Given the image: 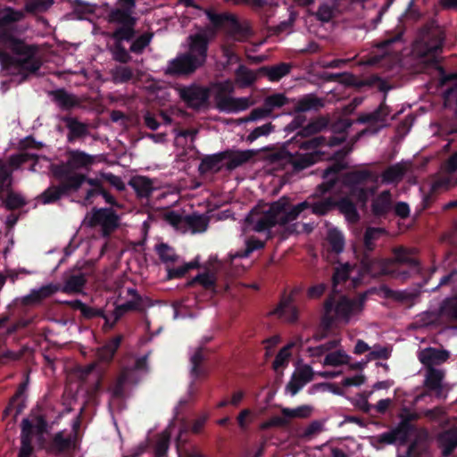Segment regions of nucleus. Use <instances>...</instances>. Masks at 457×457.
Instances as JSON below:
<instances>
[{
	"instance_id": "f704fd0d",
	"label": "nucleus",
	"mask_w": 457,
	"mask_h": 457,
	"mask_svg": "<svg viewBox=\"0 0 457 457\" xmlns=\"http://www.w3.org/2000/svg\"><path fill=\"white\" fill-rule=\"evenodd\" d=\"M419 361L424 364L426 370L434 368L435 364L444 362L448 358V353L435 348H426L419 353Z\"/></svg>"
},
{
	"instance_id": "3c124183",
	"label": "nucleus",
	"mask_w": 457,
	"mask_h": 457,
	"mask_svg": "<svg viewBox=\"0 0 457 457\" xmlns=\"http://www.w3.org/2000/svg\"><path fill=\"white\" fill-rule=\"evenodd\" d=\"M329 79L338 80L339 82L346 85L353 86L357 89L363 88L365 87V79H359L356 75L348 72L330 74Z\"/></svg>"
},
{
	"instance_id": "7ed1b4c3",
	"label": "nucleus",
	"mask_w": 457,
	"mask_h": 457,
	"mask_svg": "<svg viewBox=\"0 0 457 457\" xmlns=\"http://www.w3.org/2000/svg\"><path fill=\"white\" fill-rule=\"evenodd\" d=\"M292 204L289 197L282 196L270 204L267 210L259 212L257 208L250 211L245 223L257 233H262L276 226H287L294 222Z\"/></svg>"
},
{
	"instance_id": "9d476101",
	"label": "nucleus",
	"mask_w": 457,
	"mask_h": 457,
	"mask_svg": "<svg viewBox=\"0 0 457 457\" xmlns=\"http://www.w3.org/2000/svg\"><path fill=\"white\" fill-rule=\"evenodd\" d=\"M180 100L192 110L199 111L207 107L210 99V89L207 86L198 83L189 85H179L177 87Z\"/></svg>"
},
{
	"instance_id": "423d86ee",
	"label": "nucleus",
	"mask_w": 457,
	"mask_h": 457,
	"mask_svg": "<svg viewBox=\"0 0 457 457\" xmlns=\"http://www.w3.org/2000/svg\"><path fill=\"white\" fill-rule=\"evenodd\" d=\"M66 156L65 162L51 165L50 170L54 179H69L77 176H87L84 173H79L78 170L82 169L87 170L94 165L95 157L82 150H68Z\"/></svg>"
},
{
	"instance_id": "cd10ccee",
	"label": "nucleus",
	"mask_w": 457,
	"mask_h": 457,
	"mask_svg": "<svg viewBox=\"0 0 457 457\" xmlns=\"http://www.w3.org/2000/svg\"><path fill=\"white\" fill-rule=\"evenodd\" d=\"M324 107L323 99L316 96L315 94H305L303 96L295 102V107L292 111L287 112L293 115V112H304L309 111H320Z\"/></svg>"
},
{
	"instance_id": "6e6d98bb",
	"label": "nucleus",
	"mask_w": 457,
	"mask_h": 457,
	"mask_svg": "<svg viewBox=\"0 0 457 457\" xmlns=\"http://www.w3.org/2000/svg\"><path fill=\"white\" fill-rule=\"evenodd\" d=\"M37 155L36 154L28 153V152H21L17 154H13L8 158L6 165L10 169H18L24 165L25 162L31 160H37Z\"/></svg>"
},
{
	"instance_id": "338daca9",
	"label": "nucleus",
	"mask_w": 457,
	"mask_h": 457,
	"mask_svg": "<svg viewBox=\"0 0 457 457\" xmlns=\"http://www.w3.org/2000/svg\"><path fill=\"white\" fill-rule=\"evenodd\" d=\"M199 267V262L194 261L190 262L188 263H186L182 266L177 267V268H169L168 269V277L170 278H180L184 277L187 273L189 272V270H192V269L198 268Z\"/></svg>"
},
{
	"instance_id": "58836bf2",
	"label": "nucleus",
	"mask_w": 457,
	"mask_h": 457,
	"mask_svg": "<svg viewBox=\"0 0 457 457\" xmlns=\"http://www.w3.org/2000/svg\"><path fill=\"white\" fill-rule=\"evenodd\" d=\"M129 186L131 187L138 197L142 198L149 197L154 189L153 181L150 179L143 176H136L131 178L129 180Z\"/></svg>"
},
{
	"instance_id": "69168bd1",
	"label": "nucleus",
	"mask_w": 457,
	"mask_h": 457,
	"mask_svg": "<svg viewBox=\"0 0 457 457\" xmlns=\"http://www.w3.org/2000/svg\"><path fill=\"white\" fill-rule=\"evenodd\" d=\"M237 79L244 85L250 86L256 80V75L244 64H239L235 71Z\"/></svg>"
},
{
	"instance_id": "a211bd4d",
	"label": "nucleus",
	"mask_w": 457,
	"mask_h": 457,
	"mask_svg": "<svg viewBox=\"0 0 457 457\" xmlns=\"http://www.w3.org/2000/svg\"><path fill=\"white\" fill-rule=\"evenodd\" d=\"M386 234H387L386 229L384 228H379V227H368L364 230V238H363L364 251H363L361 256L360 257V262H359L360 275L370 276V274L366 272L364 270V267L362 264L363 259H364V257L374 258V256H372L371 253L376 248L377 240H378L382 236H385Z\"/></svg>"
},
{
	"instance_id": "49530a36",
	"label": "nucleus",
	"mask_w": 457,
	"mask_h": 457,
	"mask_svg": "<svg viewBox=\"0 0 457 457\" xmlns=\"http://www.w3.org/2000/svg\"><path fill=\"white\" fill-rule=\"evenodd\" d=\"M337 12V4L335 0L325 2L320 4L317 12L314 13L316 20L322 22H329L334 19Z\"/></svg>"
},
{
	"instance_id": "6ab92c4d",
	"label": "nucleus",
	"mask_w": 457,
	"mask_h": 457,
	"mask_svg": "<svg viewBox=\"0 0 457 457\" xmlns=\"http://www.w3.org/2000/svg\"><path fill=\"white\" fill-rule=\"evenodd\" d=\"M188 53L197 60L200 67H203L208 59L209 37L206 32H198L188 36Z\"/></svg>"
},
{
	"instance_id": "f03ea898",
	"label": "nucleus",
	"mask_w": 457,
	"mask_h": 457,
	"mask_svg": "<svg viewBox=\"0 0 457 457\" xmlns=\"http://www.w3.org/2000/svg\"><path fill=\"white\" fill-rule=\"evenodd\" d=\"M362 264L364 271L371 277L390 276L402 282L407 281L412 272L416 274L421 272L417 248L403 245L393 247L390 258L364 257Z\"/></svg>"
},
{
	"instance_id": "39448f33",
	"label": "nucleus",
	"mask_w": 457,
	"mask_h": 457,
	"mask_svg": "<svg viewBox=\"0 0 457 457\" xmlns=\"http://www.w3.org/2000/svg\"><path fill=\"white\" fill-rule=\"evenodd\" d=\"M86 283L87 278L84 273L79 272L77 274H71L66 277L62 287L55 284L41 286L38 289H33L29 295L21 297V302L23 305H36L39 304L44 299L48 298L58 291L68 295L79 294L82 292Z\"/></svg>"
},
{
	"instance_id": "393cba45",
	"label": "nucleus",
	"mask_w": 457,
	"mask_h": 457,
	"mask_svg": "<svg viewBox=\"0 0 457 457\" xmlns=\"http://www.w3.org/2000/svg\"><path fill=\"white\" fill-rule=\"evenodd\" d=\"M313 380V369L309 364H303V367L297 369L292 375L291 379L287 384V390L292 395L297 394L306 383Z\"/></svg>"
},
{
	"instance_id": "a19ab883",
	"label": "nucleus",
	"mask_w": 457,
	"mask_h": 457,
	"mask_svg": "<svg viewBox=\"0 0 457 457\" xmlns=\"http://www.w3.org/2000/svg\"><path fill=\"white\" fill-rule=\"evenodd\" d=\"M322 154L320 151H312L305 154H299L295 156H291V162L294 169L296 170H302L305 168L312 166L313 163L321 159Z\"/></svg>"
},
{
	"instance_id": "de8ad7c7",
	"label": "nucleus",
	"mask_w": 457,
	"mask_h": 457,
	"mask_svg": "<svg viewBox=\"0 0 457 457\" xmlns=\"http://www.w3.org/2000/svg\"><path fill=\"white\" fill-rule=\"evenodd\" d=\"M292 101L293 100L287 98V95L284 93H273L268 95V96L264 99L263 102L268 109L270 116L272 117L273 112L275 110L287 106V104L291 103Z\"/></svg>"
},
{
	"instance_id": "a18cd8bd",
	"label": "nucleus",
	"mask_w": 457,
	"mask_h": 457,
	"mask_svg": "<svg viewBox=\"0 0 457 457\" xmlns=\"http://www.w3.org/2000/svg\"><path fill=\"white\" fill-rule=\"evenodd\" d=\"M443 51V44L442 43H438L436 45H435L434 46H432L430 49H429V52L432 53V55H431V59L429 61V62L434 66L436 67V70L439 71L440 74L442 75V79H441V81L442 83H446V82H449V81H453L454 79H457V72H453V73H445L443 66H441L439 63H440V60L437 56V54L439 53H441Z\"/></svg>"
},
{
	"instance_id": "c03bdc74",
	"label": "nucleus",
	"mask_w": 457,
	"mask_h": 457,
	"mask_svg": "<svg viewBox=\"0 0 457 457\" xmlns=\"http://www.w3.org/2000/svg\"><path fill=\"white\" fill-rule=\"evenodd\" d=\"M444 378V370L435 368L427 369L424 385L426 388L430 391L441 390L443 387Z\"/></svg>"
},
{
	"instance_id": "20e7f679",
	"label": "nucleus",
	"mask_w": 457,
	"mask_h": 457,
	"mask_svg": "<svg viewBox=\"0 0 457 457\" xmlns=\"http://www.w3.org/2000/svg\"><path fill=\"white\" fill-rule=\"evenodd\" d=\"M365 303V295L351 300L347 296H340L338 301L335 295H328L324 303V315L321 319V324L327 330H329L336 320H344L348 322L350 316L360 312Z\"/></svg>"
},
{
	"instance_id": "0eeeda50",
	"label": "nucleus",
	"mask_w": 457,
	"mask_h": 457,
	"mask_svg": "<svg viewBox=\"0 0 457 457\" xmlns=\"http://www.w3.org/2000/svg\"><path fill=\"white\" fill-rule=\"evenodd\" d=\"M136 7L137 0H117V6L108 12V22L118 25L117 36L129 38L132 31H137V17L133 15Z\"/></svg>"
},
{
	"instance_id": "1a4fd4ad",
	"label": "nucleus",
	"mask_w": 457,
	"mask_h": 457,
	"mask_svg": "<svg viewBox=\"0 0 457 457\" xmlns=\"http://www.w3.org/2000/svg\"><path fill=\"white\" fill-rule=\"evenodd\" d=\"M233 91L234 86L229 80L218 84L215 95L218 110L226 112H237L251 106V101L247 97L233 98L229 96V94H232Z\"/></svg>"
},
{
	"instance_id": "7c9ffc66",
	"label": "nucleus",
	"mask_w": 457,
	"mask_h": 457,
	"mask_svg": "<svg viewBox=\"0 0 457 457\" xmlns=\"http://www.w3.org/2000/svg\"><path fill=\"white\" fill-rule=\"evenodd\" d=\"M289 62H279L275 65H263L259 68L258 73L266 75L270 81L277 82L286 77L292 70Z\"/></svg>"
},
{
	"instance_id": "bf43d9fd",
	"label": "nucleus",
	"mask_w": 457,
	"mask_h": 457,
	"mask_svg": "<svg viewBox=\"0 0 457 457\" xmlns=\"http://www.w3.org/2000/svg\"><path fill=\"white\" fill-rule=\"evenodd\" d=\"M265 245L266 243L264 241H261L260 238L250 237L245 241V249L238 252L237 256L240 258L249 257L251 253H253V251L262 249L265 247Z\"/></svg>"
},
{
	"instance_id": "f257e3e1",
	"label": "nucleus",
	"mask_w": 457,
	"mask_h": 457,
	"mask_svg": "<svg viewBox=\"0 0 457 457\" xmlns=\"http://www.w3.org/2000/svg\"><path fill=\"white\" fill-rule=\"evenodd\" d=\"M24 13L6 6L0 12V64L5 71L33 74L39 71L41 62L37 54L38 46L28 44L18 37L17 22Z\"/></svg>"
},
{
	"instance_id": "5701e85b",
	"label": "nucleus",
	"mask_w": 457,
	"mask_h": 457,
	"mask_svg": "<svg viewBox=\"0 0 457 457\" xmlns=\"http://www.w3.org/2000/svg\"><path fill=\"white\" fill-rule=\"evenodd\" d=\"M393 210V199L390 190H382L371 202V213L376 219H386Z\"/></svg>"
},
{
	"instance_id": "bb28decb",
	"label": "nucleus",
	"mask_w": 457,
	"mask_h": 457,
	"mask_svg": "<svg viewBox=\"0 0 457 457\" xmlns=\"http://www.w3.org/2000/svg\"><path fill=\"white\" fill-rule=\"evenodd\" d=\"M369 180H377V176L370 170H350L343 176V183L348 188L361 187Z\"/></svg>"
},
{
	"instance_id": "c9c22d12",
	"label": "nucleus",
	"mask_w": 457,
	"mask_h": 457,
	"mask_svg": "<svg viewBox=\"0 0 457 457\" xmlns=\"http://www.w3.org/2000/svg\"><path fill=\"white\" fill-rule=\"evenodd\" d=\"M223 152H228V156H226L228 161L225 164V168L228 170H233L234 169L242 166L243 163L250 161L254 154L252 150L233 151L228 149Z\"/></svg>"
},
{
	"instance_id": "2eb2a0df",
	"label": "nucleus",
	"mask_w": 457,
	"mask_h": 457,
	"mask_svg": "<svg viewBox=\"0 0 457 457\" xmlns=\"http://www.w3.org/2000/svg\"><path fill=\"white\" fill-rule=\"evenodd\" d=\"M56 179L57 185L49 186L39 195L38 199L43 204H53L62 197L75 194V178Z\"/></svg>"
},
{
	"instance_id": "79ce46f5",
	"label": "nucleus",
	"mask_w": 457,
	"mask_h": 457,
	"mask_svg": "<svg viewBox=\"0 0 457 457\" xmlns=\"http://www.w3.org/2000/svg\"><path fill=\"white\" fill-rule=\"evenodd\" d=\"M329 123L328 119L320 116L303 126V129L299 130L296 134V137H310L312 135L320 132L321 130L328 128Z\"/></svg>"
},
{
	"instance_id": "ea45409f",
	"label": "nucleus",
	"mask_w": 457,
	"mask_h": 457,
	"mask_svg": "<svg viewBox=\"0 0 457 457\" xmlns=\"http://www.w3.org/2000/svg\"><path fill=\"white\" fill-rule=\"evenodd\" d=\"M386 96L384 97L383 103H381L376 110L370 112H364L359 114L357 122L368 123V122H380L385 121L390 114V108L386 105Z\"/></svg>"
},
{
	"instance_id": "8fccbe9b",
	"label": "nucleus",
	"mask_w": 457,
	"mask_h": 457,
	"mask_svg": "<svg viewBox=\"0 0 457 457\" xmlns=\"http://www.w3.org/2000/svg\"><path fill=\"white\" fill-rule=\"evenodd\" d=\"M406 169L397 162L396 164L391 165L383 170L381 178L382 182L386 185L390 183H396L402 180L405 175Z\"/></svg>"
},
{
	"instance_id": "4be33fe9",
	"label": "nucleus",
	"mask_w": 457,
	"mask_h": 457,
	"mask_svg": "<svg viewBox=\"0 0 457 457\" xmlns=\"http://www.w3.org/2000/svg\"><path fill=\"white\" fill-rule=\"evenodd\" d=\"M48 95L61 111H71L80 107L81 102L79 97L75 94L68 92L65 88L49 91Z\"/></svg>"
},
{
	"instance_id": "dca6fc26",
	"label": "nucleus",
	"mask_w": 457,
	"mask_h": 457,
	"mask_svg": "<svg viewBox=\"0 0 457 457\" xmlns=\"http://www.w3.org/2000/svg\"><path fill=\"white\" fill-rule=\"evenodd\" d=\"M347 169L346 162H333L322 172V179L325 180L317 186L312 197H326L325 195L333 189L338 182V174L341 170Z\"/></svg>"
},
{
	"instance_id": "a878e982",
	"label": "nucleus",
	"mask_w": 457,
	"mask_h": 457,
	"mask_svg": "<svg viewBox=\"0 0 457 457\" xmlns=\"http://www.w3.org/2000/svg\"><path fill=\"white\" fill-rule=\"evenodd\" d=\"M65 304L72 310L79 311L84 320H90L101 317L104 320V326L109 327L110 318L103 309L87 305L81 300L66 301Z\"/></svg>"
},
{
	"instance_id": "4c0bfd02",
	"label": "nucleus",
	"mask_w": 457,
	"mask_h": 457,
	"mask_svg": "<svg viewBox=\"0 0 457 457\" xmlns=\"http://www.w3.org/2000/svg\"><path fill=\"white\" fill-rule=\"evenodd\" d=\"M337 208L349 223L355 224L360 220L356 204L349 197L337 198Z\"/></svg>"
},
{
	"instance_id": "09e8293b",
	"label": "nucleus",
	"mask_w": 457,
	"mask_h": 457,
	"mask_svg": "<svg viewBox=\"0 0 457 457\" xmlns=\"http://www.w3.org/2000/svg\"><path fill=\"white\" fill-rule=\"evenodd\" d=\"M440 313L442 317L451 321H457V294L443 299L440 304Z\"/></svg>"
},
{
	"instance_id": "5fc2aeb1",
	"label": "nucleus",
	"mask_w": 457,
	"mask_h": 457,
	"mask_svg": "<svg viewBox=\"0 0 457 457\" xmlns=\"http://www.w3.org/2000/svg\"><path fill=\"white\" fill-rule=\"evenodd\" d=\"M403 31L400 30L395 33H388L384 39L377 44L379 50H382L383 54H388L391 52V47L394 44L400 43L403 40Z\"/></svg>"
},
{
	"instance_id": "2f4dec72",
	"label": "nucleus",
	"mask_w": 457,
	"mask_h": 457,
	"mask_svg": "<svg viewBox=\"0 0 457 457\" xmlns=\"http://www.w3.org/2000/svg\"><path fill=\"white\" fill-rule=\"evenodd\" d=\"M71 436H64L63 431H58L46 446V449L51 454L60 455L72 447Z\"/></svg>"
},
{
	"instance_id": "13d9d810",
	"label": "nucleus",
	"mask_w": 457,
	"mask_h": 457,
	"mask_svg": "<svg viewBox=\"0 0 457 457\" xmlns=\"http://www.w3.org/2000/svg\"><path fill=\"white\" fill-rule=\"evenodd\" d=\"M205 360L202 348H198L190 358L192 364L191 375L194 378H199L200 376L205 375L206 371L201 367L202 362Z\"/></svg>"
},
{
	"instance_id": "9b49d317",
	"label": "nucleus",
	"mask_w": 457,
	"mask_h": 457,
	"mask_svg": "<svg viewBox=\"0 0 457 457\" xmlns=\"http://www.w3.org/2000/svg\"><path fill=\"white\" fill-rule=\"evenodd\" d=\"M200 68L197 60L188 51L178 54L170 60L164 69V74L171 78H188Z\"/></svg>"
},
{
	"instance_id": "774afa93",
	"label": "nucleus",
	"mask_w": 457,
	"mask_h": 457,
	"mask_svg": "<svg viewBox=\"0 0 457 457\" xmlns=\"http://www.w3.org/2000/svg\"><path fill=\"white\" fill-rule=\"evenodd\" d=\"M152 34L144 33L138 37L131 43L129 46V51L135 54H142L145 51V46H147L152 40Z\"/></svg>"
},
{
	"instance_id": "b1692460",
	"label": "nucleus",
	"mask_w": 457,
	"mask_h": 457,
	"mask_svg": "<svg viewBox=\"0 0 457 457\" xmlns=\"http://www.w3.org/2000/svg\"><path fill=\"white\" fill-rule=\"evenodd\" d=\"M438 448L443 457H450L457 448V427L444 429L436 436Z\"/></svg>"
},
{
	"instance_id": "680f3d73",
	"label": "nucleus",
	"mask_w": 457,
	"mask_h": 457,
	"mask_svg": "<svg viewBox=\"0 0 457 457\" xmlns=\"http://www.w3.org/2000/svg\"><path fill=\"white\" fill-rule=\"evenodd\" d=\"M350 357L344 351L338 350L336 352L328 353L323 361L324 365H330L331 367H338V365L347 363Z\"/></svg>"
},
{
	"instance_id": "c756f323",
	"label": "nucleus",
	"mask_w": 457,
	"mask_h": 457,
	"mask_svg": "<svg viewBox=\"0 0 457 457\" xmlns=\"http://www.w3.org/2000/svg\"><path fill=\"white\" fill-rule=\"evenodd\" d=\"M136 35L137 31H132V35L129 36L128 39H125V37H121L120 36L116 35V29L111 33V37L114 41L112 55L115 61L121 63H128L130 62L131 57L129 52L126 49L122 43L132 41Z\"/></svg>"
},
{
	"instance_id": "0e129e2a",
	"label": "nucleus",
	"mask_w": 457,
	"mask_h": 457,
	"mask_svg": "<svg viewBox=\"0 0 457 457\" xmlns=\"http://www.w3.org/2000/svg\"><path fill=\"white\" fill-rule=\"evenodd\" d=\"M351 268L349 264H345L341 267H337L332 275V285L333 290H337V285L340 283L346 282L350 276Z\"/></svg>"
},
{
	"instance_id": "4d7b16f0",
	"label": "nucleus",
	"mask_w": 457,
	"mask_h": 457,
	"mask_svg": "<svg viewBox=\"0 0 457 457\" xmlns=\"http://www.w3.org/2000/svg\"><path fill=\"white\" fill-rule=\"evenodd\" d=\"M185 222L194 233H203L208 228V220L203 215L186 216Z\"/></svg>"
},
{
	"instance_id": "f8f14e48",
	"label": "nucleus",
	"mask_w": 457,
	"mask_h": 457,
	"mask_svg": "<svg viewBox=\"0 0 457 457\" xmlns=\"http://www.w3.org/2000/svg\"><path fill=\"white\" fill-rule=\"evenodd\" d=\"M293 213L295 220L300 216L301 212L306 209H311L312 213L316 216H326L329 212L337 209V198L328 195L327 197H312L310 195L307 199L293 205Z\"/></svg>"
},
{
	"instance_id": "aec40b11",
	"label": "nucleus",
	"mask_w": 457,
	"mask_h": 457,
	"mask_svg": "<svg viewBox=\"0 0 457 457\" xmlns=\"http://www.w3.org/2000/svg\"><path fill=\"white\" fill-rule=\"evenodd\" d=\"M85 183L91 187L86 190L81 204L87 206L93 204L95 197L102 195L104 185L97 178L77 176L75 177V192L79 191Z\"/></svg>"
},
{
	"instance_id": "e2e57ef3",
	"label": "nucleus",
	"mask_w": 457,
	"mask_h": 457,
	"mask_svg": "<svg viewBox=\"0 0 457 457\" xmlns=\"http://www.w3.org/2000/svg\"><path fill=\"white\" fill-rule=\"evenodd\" d=\"M375 187H356L349 188V195L355 200L365 205L370 195H373Z\"/></svg>"
},
{
	"instance_id": "37998d69",
	"label": "nucleus",
	"mask_w": 457,
	"mask_h": 457,
	"mask_svg": "<svg viewBox=\"0 0 457 457\" xmlns=\"http://www.w3.org/2000/svg\"><path fill=\"white\" fill-rule=\"evenodd\" d=\"M131 370L129 368L122 369L118 378L113 382L111 387L112 397L115 399H121L125 395V386L130 379Z\"/></svg>"
},
{
	"instance_id": "ddd939ff",
	"label": "nucleus",
	"mask_w": 457,
	"mask_h": 457,
	"mask_svg": "<svg viewBox=\"0 0 457 457\" xmlns=\"http://www.w3.org/2000/svg\"><path fill=\"white\" fill-rule=\"evenodd\" d=\"M303 291L304 287L303 286H295L288 295L284 293L277 307L271 313L285 319L287 322L295 323L299 317V311L295 301Z\"/></svg>"
},
{
	"instance_id": "f3484780",
	"label": "nucleus",
	"mask_w": 457,
	"mask_h": 457,
	"mask_svg": "<svg viewBox=\"0 0 457 457\" xmlns=\"http://www.w3.org/2000/svg\"><path fill=\"white\" fill-rule=\"evenodd\" d=\"M416 429V426H409L406 421H403L400 419L395 428L383 432L378 436V440L382 444H395L398 442L401 445H404V444L408 443L410 436Z\"/></svg>"
},
{
	"instance_id": "c85d7f7f",
	"label": "nucleus",
	"mask_w": 457,
	"mask_h": 457,
	"mask_svg": "<svg viewBox=\"0 0 457 457\" xmlns=\"http://www.w3.org/2000/svg\"><path fill=\"white\" fill-rule=\"evenodd\" d=\"M68 129L67 140L73 142L76 139L82 138L88 134V126L87 123L79 121L77 118L65 116L62 118Z\"/></svg>"
},
{
	"instance_id": "e433bc0d",
	"label": "nucleus",
	"mask_w": 457,
	"mask_h": 457,
	"mask_svg": "<svg viewBox=\"0 0 457 457\" xmlns=\"http://www.w3.org/2000/svg\"><path fill=\"white\" fill-rule=\"evenodd\" d=\"M123 337L121 335L115 336L97 350V358L104 362H112L114 354L119 350Z\"/></svg>"
},
{
	"instance_id": "603ef678",
	"label": "nucleus",
	"mask_w": 457,
	"mask_h": 457,
	"mask_svg": "<svg viewBox=\"0 0 457 457\" xmlns=\"http://www.w3.org/2000/svg\"><path fill=\"white\" fill-rule=\"evenodd\" d=\"M12 172L6 162L0 159V195L9 191L12 186Z\"/></svg>"
},
{
	"instance_id": "473e14b6",
	"label": "nucleus",
	"mask_w": 457,
	"mask_h": 457,
	"mask_svg": "<svg viewBox=\"0 0 457 457\" xmlns=\"http://www.w3.org/2000/svg\"><path fill=\"white\" fill-rule=\"evenodd\" d=\"M33 423L29 419L21 421V447L18 457H30L33 452L32 446Z\"/></svg>"
},
{
	"instance_id": "864d4df0",
	"label": "nucleus",
	"mask_w": 457,
	"mask_h": 457,
	"mask_svg": "<svg viewBox=\"0 0 457 457\" xmlns=\"http://www.w3.org/2000/svg\"><path fill=\"white\" fill-rule=\"evenodd\" d=\"M329 249L335 253H340L345 248V237L337 228L329 229L328 235Z\"/></svg>"
},
{
	"instance_id": "052dcab7",
	"label": "nucleus",
	"mask_w": 457,
	"mask_h": 457,
	"mask_svg": "<svg viewBox=\"0 0 457 457\" xmlns=\"http://www.w3.org/2000/svg\"><path fill=\"white\" fill-rule=\"evenodd\" d=\"M155 250L163 263H174L179 258L174 253L173 248L167 244L162 243L157 245Z\"/></svg>"
},
{
	"instance_id": "412c9836",
	"label": "nucleus",
	"mask_w": 457,
	"mask_h": 457,
	"mask_svg": "<svg viewBox=\"0 0 457 457\" xmlns=\"http://www.w3.org/2000/svg\"><path fill=\"white\" fill-rule=\"evenodd\" d=\"M128 295L131 299L124 303L118 304L112 312L113 320L109 323V328H112L116 322L129 312L141 311L143 305L142 296L133 287H129Z\"/></svg>"
},
{
	"instance_id": "72a5a7b5",
	"label": "nucleus",
	"mask_w": 457,
	"mask_h": 457,
	"mask_svg": "<svg viewBox=\"0 0 457 457\" xmlns=\"http://www.w3.org/2000/svg\"><path fill=\"white\" fill-rule=\"evenodd\" d=\"M226 156H228V152L224 151L204 156L199 163V173L206 174L209 171H220L221 170V162L223 160H226Z\"/></svg>"
},
{
	"instance_id": "4468645a",
	"label": "nucleus",
	"mask_w": 457,
	"mask_h": 457,
	"mask_svg": "<svg viewBox=\"0 0 457 457\" xmlns=\"http://www.w3.org/2000/svg\"><path fill=\"white\" fill-rule=\"evenodd\" d=\"M87 224L92 228L100 226L102 228V236L110 237L112 231L120 226V216L112 208L93 207L92 216Z\"/></svg>"
},
{
	"instance_id": "6e6552de",
	"label": "nucleus",
	"mask_w": 457,
	"mask_h": 457,
	"mask_svg": "<svg viewBox=\"0 0 457 457\" xmlns=\"http://www.w3.org/2000/svg\"><path fill=\"white\" fill-rule=\"evenodd\" d=\"M204 13L207 15L208 21L216 29L225 28L226 30L237 40H245V38L251 35L249 26L241 23L238 18L232 13H216L212 7H208V9L204 11Z\"/></svg>"
}]
</instances>
